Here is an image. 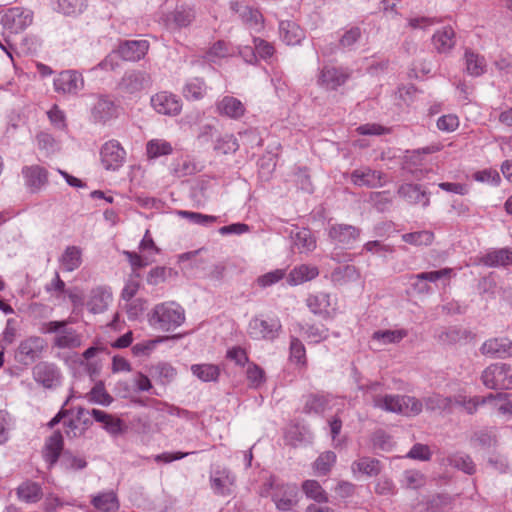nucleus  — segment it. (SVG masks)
Returning <instances> with one entry per match:
<instances>
[{"mask_svg":"<svg viewBox=\"0 0 512 512\" xmlns=\"http://www.w3.org/2000/svg\"><path fill=\"white\" fill-rule=\"evenodd\" d=\"M402 240L414 246L430 245L434 241V233L428 230L405 233Z\"/></svg>","mask_w":512,"mask_h":512,"instance_id":"nucleus-47","label":"nucleus"},{"mask_svg":"<svg viewBox=\"0 0 512 512\" xmlns=\"http://www.w3.org/2000/svg\"><path fill=\"white\" fill-rule=\"evenodd\" d=\"M42 489L36 482L25 481L17 488L18 498L26 503H36L42 498Z\"/></svg>","mask_w":512,"mask_h":512,"instance_id":"nucleus-38","label":"nucleus"},{"mask_svg":"<svg viewBox=\"0 0 512 512\" xmlns=\"http://www.w3.org/2000/svg\"><path fill=\"white\" fill-rule=\"evenodd\" d=\"M47 116L54 128L61 131L66 130V115L57 105H53L52 108L47 111Z\"/></svg>","mask_w":512,"mask_h":512,"instance_id":"nucleus-60","label":"nucleus"},{"mask_svg":"<svg viewBox=\"0 0 512 512\" xmlns=\"http://www.w3.org/2000/svg\"><path fill=\"white\" fill-rule=\"evenodd\" d=\"M207 91V86L202 78H192L186 82L182 93L187 100H200Z\"/></svg>","mask_w":512,"mask_h":512,"instance_id":"nucleus-39","label":"nucleus"},{"mask_svg":"<svg viewBox=\"0 0 512 512\" xmlns=\"http://www.w3.org/2000/svg\"><path fill=\"white\" fill-rule=\"evenodd\" d=\"M91 503L101 512H116L120 507L118 497L114 491H105L93 495Z\"/></svg>","mask_w":512,"mask_h":512,"instance_id":"nucleus-32","label":"nucleus"},{"mask_svg":"<svg viewBox=\"0 0 512 512\" xmlns=\"http://www.w3.org/2000/svg\"><path fill=\"white\" fill-rule=\"evenodd\" d=\"M480 351L491 358L512 357V341L505 337L491 338L481 345Z\"/></svg>","mask_w":512,"mask_h":512,"instance_id":"nucleus-18","label":"nucleus"},{"mask_svg":"<svg viewBox=\"0 0 512 512\" xmlns=\"http://www.w3.org/2000/svg\"><path fill=\"white\" fill-rule=\"evenodd\" d=\"M33 22V12L22 7L8 9L1 17V25L10 33H20Z\"/></svg>","mask_w":512,"mask_h":512,"instance_id":"nucleus-7","label":"nucleus"},{"mask_svg":"<svg viewBox=\"0 0 512 512\" xmlns=\"http://www.w3.org/2000/svg\"><path fill=\"white\" fill-rule=\"evenodd\" d=\"M54 89L63 95H76L84 88L83 76L75 70L59 73L53 81Z\"/></svg>","mask_w":512,"mask_h":512,"instance_id":"nucleus-11","label":"nucleus"},{"mask_svg":"<svg viewBox=\"0 0 512 512\" xmlns=\"http://www.w3.org/2000/svg\"><path fill=\"white\" fill-rule=\"evenodd\" d=\"M464 65L465 71L468 75L473 77H479L486 72L487 62L484 56L466 49L464 52Z\"/></svg>","mask_w":512,"mask_h":512,"instance_id":"nucleus-27","label":"nucleus"},{"mask_svg":"<svg viewBox=\"0 0 512 512\" xmlns=\"http://www.w3.org/2000/svg\"><path fill=\"white\" fill-rule=\"evenodd\" d=\"M482 403L489 404L493 410L504 416H512V401L508 394L496 393L482 397Z\"/></svg>","mask_w":512,"mask_h":512,"instance_id":"nucleus-33","label":"nucleus"},{"mask_svg":"<svg viewBox=\"0 0 512 512\" xmlns=\"http://www.w3.org/2000/svg\"><path fill=\"white\" fill-rule=\"evenodd\" d=\"M118 108L115 103L107 97H100L91 111L92 120L95 123L104 124L117 117Z\"/></svg>","mask_w":512,"mask_h":512,"instance_id":"nucleus-25","label":"nucleus"},{"mask_svg":"<svg viewBox=\"0 0 512 512\" xmlns=\"http://www.w3.org/2000/svg\"><path fill=\"white\" fill-rule=\"evenodd\" d=\"M100 158L106 170H119L126 161V151L119 141L112 139L105 142L100 150Z\"/></svg>","mask_w":512,"mask_h":512,"instance_id":"nucleus-8","label":"nucleus"},{"mask_svg":"<svg viewBox=\"0 0 512 512\" xmlns=\"http://www.w3.org/2000/svg\"><path fill=\"white\" fill-rule=\"evenodd\" d=\"M24 185L31 193H37L48 183V171L39 165L24 166L22 168Z\"/></svg>","mask_w":512,"mask_h":512,"instance_id":"nucleus-15","label":"nucleus"},{"mask_svg":"<svg viewBox=\"0 0 512 512\" xmlns=\"http://www.w3.org/2000/svg\"><path fill=\"white\" fill-rule=\"evenodd\" d=\"M408 331L406 329L395 330H378L372 334V342L379 346L388 344H397L407 337Z\"/></svg>","mask_w":512,"mask_h":512,"instance_id":"nucleus-36","label":"nucleus"},{"mask_svg":"<svg viewBox=\"0 0 512 512\" xmlns=\"http://www.w3.org/2000/svg\"><path fill=\"white\" fill-rule=\"evenodd\" d=\"M400 197L412 204L421 203L423 207H427L430 204L428 194L421 189L420 185L417 184H403L398 189Z\"/></svg>","mask_w":512,"mask_h":512,"instance_id":"nucleus-28","label":"nucleus"},{"mask_svg":"<svg viewBox=\"0 0 512 512\" xmlns=\"http://www.w3.org/2000/svg\"><path fill=\"white\" fill-rule=\"evenodd\" d=\"M279 35L287 45H297L304 38V32L298 24L293 21H281L279 24Z\"/></svg>","mask_w":512,"mask_h":512,"instance_id":"nucleus-30","label":"nucleus"},{"mask_svg":"<svg viewBox=\"0 0 512 512\" xmlns=\"http://www.w3.org/2000/svg\"><path fill=\"white\" fill-rule=\"evenodd\" d=\"M147 320L154 329L170 332L184 323L185 310L175 301L162 302L151 309Z\"/></svg>","mask_w":512,"mask_h":512,"instance_id":"nucleus-1","label":"nucleus"},{"mask_svg":"<svg viewBox=\"0 0 512 512\" xmlns=\"http://www.w3.org/2000/svg\"><path fill=\"white\" fill-rule=\"evenodd\" d=\"M336 461V455L332 451L322 453L314 462V470L318 475H326Z\"/></svg>","mask_w":512,"mask_h":512,"instance_id":"nucleus-50","label":"nucleus"},{"mask_svg":"<svg viewBox=\"0 0 512 512\" xmlns=\"http://www.w3.org/2000/svg\"><path fill=\"white\" fill-rule=\"evenodd\" d=\"M246 377L251 388H259L266 380L264 370L255 363H249Z\"/></svg>","mask_w":512,"mask_h":512,"instance_id":"nucleus-55","label":"nucleus"},{"mask_svg":"<svg viewBox=\"0 0 512 512\" xmlns=\"http://www.w3.org/2000/svg\"><path fill=\"white\" fill-rule=\"evenodd\" d=\"M194 376L204 382L216 381L220 375V370L214 364H194L191 366Z\"/></svg>","mask_w":512,"mask_h":512,"instance_id":"nucleus-42","label":"nucleus"},{"mask_svg":"<svg viewBox=\"0 0 512 512\" xmlns=\"http://www.w3.org/2000/svg\"><path fill=\"white\" fill-rule=\"evenodd\" d=\"M172 18H173V21L174 23L182 28V27H187L188 25H190L194 18H195V13H194V10L190 7H185V6H181V7H177L174 12L172 13Z\"/></svg>","mask_w":512,"mask_h":512,"instance_id":"nucleus-54","label":"nucleus"},{"mask_svg":"<svg viewBox=\"0 0 512 512\" xmlns=\"http://www.w3.org/2000/svg\"><path fill=\"white\" fill-rule=\"evenodd\" d=\"M209 480L213 492L217 495H230L235 486V476L227 468L213 470Z\"/></svg>","mask_w":512,"mask_h":512,"instance_id":"nucleus-16","label":"nucleus"},{"mask_svg":"<svg viewBox=\"0 0 512 512\" xmlns=\"http://www.w3.org/2000/svg\"><path fill=\"white\" fill-rule=\"evenodd\" d=\"M173 147L170 142L165 139H151L146 143V155L149 159H156L161 156L170 155Z\"/></svg>","mask_w":512,"mask_h":512,"instance_id":"nucleus-40","label":"nucleus"},{"mask_svg":"<svg viewBox=\"0 0 512 512\" xmlns=\"http://www.w3.org/2000/svg\"><path fill=\"white\" fill-rule=\"evenodd\" d=\"M284 276L285 270L276 269L258 277L257 284L262 288H266L278 283L280 280L284 278Z\"/></svg>","mask_w":512,"mask_h":512,"instance_id":"nucleus-61","label":"nucleus"},{"mask_svg":"<svg viewBox=\"0 0 512 512\" xmlns=\"http://www.w3.org/2000/svg\"><path fill=\"white\" fill-rule=\"evenodd\" d=\"M452 271L453 270L451 268H443L438 271L422 272V273L413 275L411 278L414 280H418L420 282H422V281L436 282L443 278H450Z\"/></svg>","mask_w":512,"mask_h":512,"instance_id":"nucleus-59","label":"nucleus"},{"mask_svg":"<svg viewBox=\"0 0 512 512\" xmlns=\"http://www.w3.org/2000/svg\"><path fill=\"white\" fill-rule=\"evenodd\" d=\"M327 406V398L324 396L311 395L308 397L305 404V412L321 413L324 412Z\"/></svg>","mask_w":512,"mask_h":512,"instance_id":"nucleus-63","label":"nucleus"},{"mask_svg":"<svg viewBox=\"0 0 512 512\" xmlns=\"http://www.w3.org/2000/svg\"><path fill=\"white\" fill-rule=\"evenodd\" d=\"M318 275L319 270L316 266L301 264L290 271L287 281L291 286H296L306 281H310Z\"/></svg>","mask_w":512,"mask_h":512,"instance_id":"nucleus-31","label":"nucleus"},{"mask_svg":"<svg viewBox=\"0 0 512 512\" xmlns=\"http://www.w3.org/2000/svg\"><path fill=\"white\" fill-rule=\"evenodd\" d=\"M486 403H482V397H470L467 398L465 395L459 394L453 398V406L458 405L465 409V411L469 414H473L477 411V408L480 405H485Z\"/></svg>","mask_w":512,"mask_h":512,"instance_id":"nucleus-56","label":"nucleus"},{"mask_svg":"<svg viewBox=\"0 0 512 512\" xmlns=\"http://www.w3.org/2000/svg\"><path fill=\"white\" fill-rule=\"evenodd\" d=\"M89 413L95 421L103 424V429L110 435L117 436L125 431V425L121 419L99 409H92Z\"/></svg>","mask_w":512,"mask_h":512,"instance_id":"nucleus-26","label":"nucleus"},{"mask_svg":"<svg viewBox=\"0 0 512 512\" xmlns=\"http://www.w3.org/2000/svg\"><path fill=\"white\" fill-rule=\"evenodd\" d=\"M402 486L408 489H418L425 485V476L417 470H407L403 473Z\"/></svg>","mask_w":512,"mask_h":512,"instance_id":"nucleus-52","label":"nucleus"},{"mask_svg":"<svg viewBox=\"0 0 512 512\" xmlns=\"http://www.w3.org/2000/svg\"><path fill=\"white\" fill-rule=\"evenodd\" d=\"M82 264V250L77 246H68L60 258L61 268L66 272L78 269Z\"/></svg>","mask_w":512,"mask_h":512,"instance_id":"nucleus-37","label":"nucleus"},{"mask_svg":"<svg viewBox=\"0 0 512 512\" xmlns=\"http://www.w3.org/2000/svg\"><path fill=\"white\" fill-rule=\"evenodd\" d=\"M330 304V295L324 292L310 295L307 299V305L314 314H327Z\"/></svg>","mask_w":512,"mask_h":512,"instance_id":"nucleus-43","label":"nucleus"},{"mask_svg":"<svg viewBox=\"0 0 512 512\" xmlns=\"http://www.w3.org/2000/svg\"><path fill=\"white\" fill-rule=\"evenodd\" d=\"M290 360L298 365H306V350L303 343L296 337H291Z\"/></svg>","mask_w":512,"mask_h":512,"instance_id":"nucleus-57","label":"nucleus"},{"mask_svg":"<svg viewBox=\"0 0 512 512\" xmlns=\"http://www.w3.org/2000/svg\"><path fill=\"white\" fill-rule=\"evenodd\" d=\"M43 334H54L53 346L59 349H75L82 345V336L66 321H49L40 327Z\"/></svg>","mask_w":512,"mask_h":512,"instance_id":"nucleus-3","label":"nucleus"},{"mask_svg":"<svg viewBox=\"0 0 512 512\" xmlns=\"http://www.w3.org/2000/svg\"><path fill=\"white\" fill-rule=\"evenodd\" d=\"M112 301V292L106 286H98L91 290L87 301L90 312L97 314L104 312Z\"/></svg>","mask_w":512,"mask_h":512,"instance_id":"nucleus-23","label":"nucleus"},{"mask_svg":"<svg viewBox=\"0 0 512 512\" xmlns=\"http://www.w3.org/2000/svg\"><path fill=\"white\" fill-rule=\"evenodd\" d=\"M373 406L386 412L415 416L422 412L423 403L412 396L375 395Z\"/></svg>","mask_w":512,"mask_h":512,"instance_id":"nucleus-2","label":"nucleus"},{"mask_svg":"<svg viewBox=\"0 0 512 512\" xmlns=\"http://www.w3.org/2000/svg\"><path fill=\"white\" fill-rule=\"evenodd\" d=\"M230 8L239 15L248 28L256 32H259L263 28L264 18L257 8L243 5L237 1H232Z\"/></svg>","mask_w":512,"mask_h":512,"instance_id":"nucleus-17","label":"nucleus"},{"mask_svg":"<svg viewBox=\"0 0 512 512\" xmlns=\"http://www.w3.org/2000/svg\"><path fill=\"white\" fill-rule=\"evenodd\" d=\"M482 384L491 390L512 389V365L502 362L487 366L480 376Z\"/></svg>","mask_w":512,"mask_h":512,"instance_id":"nucleus-4","label":"nucleus"},{"mask_svg":"<svg viewBox=\"0 0 512 512\" xmlns=\"http://www.w3.org/2000/svg\"><path fill=\"white\" fill-rule=\"evenodd\" d=\"M90 403L109 406L113 402V397L106 391L102 382L96 383L87 394Z\"/></svg>","mask_w":512,"mask_h":512,"instance_id":"nucleus-46","label":"nucleus"},{"mask_svg":"<svg viewBox=\"0 0 512 512\" xmlns=\"http://www.w3.org/2000/svg\"><path fill=\"white\" fill-rule=\"evenodd\" d=\"M360 229L349 224H334L328 229V236L335 244L350 247L360 236Z\"/></svg>","mask_w":512,"mask_h":512,"instance_id":"nucleus-14","label":"nucleus"},{"mask_svg":"<svg viewBox=\"0 0 512 512\" xmlns=\"http://www.w3.org/2000/svg\"><path fill=\"white\" fill-rule=\"evenodd\" d=\"M424 403L429 411H450L453 408V398L440 394L426 397Z\"/></svg>","mask_w":512,"mask_h":512,"instance_id":"nucleus-44","label":"nucleus"},{"mask_svg":"<svg viewBox=\"0 0 512 512\" xmlns=\"http://www.w3.org/2000/svg\"><path fill=\"white\" fill-rule=\"evenodd\" d=\"M229 45L225 41H217L210 47L205 55V59L209 62H217L219 59L232 55Z\"/></svg>","mask_w":512,"mask_h":512,"instance_id":"nucleus-49","label":"nucleus"},{"mask_svg":"<svg viewBox=\"0 0 512 512\" xmlns=\"http://www.w3.org/2000/svg\"><path fill=\"white\" fill-rule=\"evenodd\" d=\"M216 111L221 116L238 120L244 116L246 107L238 98L227 95L217 101Z\"/></svg>","mask_w":512,"mask_h":512,"instance_id":"nucleus-20","label":"nucleus"},{"mask_svg":"<svg viewBox=\"0 0 512 512\" xmlns=\"http://www.w3.org/2000/svg\"><path fill=\"white\" fill-rule=\"evenodd\" d=\"M46 346L45 340L39 336H31L19 345V353L31 360L40 356Z\"/></svg>","mask_w":512,"mask_h":512,"instance_id":"nucleus-35","label":"nucleus"},{"mask_svg":"<svg viewBox=\"0 0 512 512\" xmlns=\"http://www.w3.org/2000/svg\"><path fill=\"white\" fill-rule=\"evenodd\" d=\"M280 329L281 323L277 318L264 320L254 317L248 325V333L253 339L273 340L278 336Z\"/></svg>","mask_w":512,"mask_h":512,"instance_id":"nucleus-13","label":"nucleus"},{"mask_svg":"<svg viewBox=\"0 0 512 512\" xmlns=\"http://www.w3.org/2000/svg\"><path fill=\"white\" fill-rule=\"evenodd\" d=\"M432 45L440 54L450 53L456 45V33L451 26H444L435 31Z\"/></svg>","mask_w":512,"mask_h":512,"instance_id":"nucleus-22","label":"nucleus"},{"mask_svg":"<svg viewBox=\"0 0 512 512\" xmlns=\"http://www.w3.org/2000/svg\"><path fill=\"white\" fill-rule=\"evenodd\" d=\"M63 448V437L59 431H55L46 441L44 447V459L49 465L57 462Z\"/></svg>","mask_w":512,"mask_h":512,"instance_id":"nucleus-34","label":"nucleus"},{"mask_svg":"<svg viewBox=\"0 0 512 512\" xmlns=\"http://www.w3.org/2000/svg\"><path fill=\"white\" fill-rule=\"evenodd\" d=\"M149 82L148 75L143 71L126 73L119 83V88L127 94H136L142 91Z\"/></svg>","mask_w":512,"mask_h":512,"instance_id":"nucleus-24","label":"nucleus"},{"mask_svg":"<svg viewBox=\"0 0 512 512\" xmlns=\"http://www.w3.org/2000/svg\"><path fill=\"white\" fill-rule=\"evenodd\" d=\"M480 263L488 267L506 266L512 264L510 248L494 249L480 258Z\"/></svg>","mask_w":512,"mask_h":512,"instance_id":"nucleus-29","label":"nucleus"},{"mask_svg":"<svg viewBox=\"0 0 512 512\" xmlns=\"http://www.w3.org/2000/svg\"><path fill=\"white\" fill-rule=\"evenodd\" d=\"M351 77V70L347 67L326 64L319 69L316 83L326 91H335L343 86Z\"/></svg>","mask_w":512,"mask_h":512,"instance_id":"nucleus-5","label":"nucleus"},{"mask_svg":"<svg viewBox=\"0 0 512 512\" xmlns=\"http://www.w3.org/2000/svg\"><path fill=\"white\" fill-rule=\"evenodd\" d=\"M448 462L451 466L467 474H473L475 472V465L468 455L460 453L454 454L448 458Z\"/></svg>","mask_w":512,"mask_h":512,"instance_id":"nucleus-53","label":"nucleus"},{"mask_svg":"<svg viewBox=\"0 0 512 512\" xmlns=\"http://www.w3.org/2000/svg\"><path fill=\"white\" fill-rule=\"evenodd\" d=\"M289 236L293 247L300 253H308L316 248V239L308 228L292 226Z\"/></svg>","mask_w":512,"mask_h":512,"instance_id":"nucleus-21","label":"nucleus"},{"mask_svg":"<svg viewBox=\"0 0 512 512\" xmlns=\"http://www.w3.org/2000/svg\"><path fill=\"white\" fill-rule=\"evenodd\" d=\"M333 277L336 281L347 283L360 279L359 270L353 265H346L334 271Z\"/></svg>","mask_w":512,"mask_h":512,"instance_id":"nucleus-58","label":"nucleus"},{"mask_svg":"<svg viewBox=\"0 0 512 512\" xmlns=\"http://www.w3.org/2000/svg\"><path fill=\"white\" fill-rule=\"evenodd\" d=\"M473 178L477 182L489 183L492 185H499L501 178L497 170L495 169H484L474 173Z\"/></svg>","mask_w":512,"mask_h":512,"instance_id":"nucleus-62","label":"nucleus"},{"mask_svg":"<svg viewBox=\"0 0 512 512\" xmlns=\"http://www.w3.org/2000/svg\"><path fill=\"white\" fill-rule=\"evenodd\" d=\"M151 106L162 115L177 116L182 110L181 99L168 91H160L151 97Z\"/></svg>","mask_w":512,"mask_h":512,"instance_id":"nucleus-12","label":"nucleus"},{"mask_svg":"<svg viewBox=\"0 0 512 512\" xmlns=\"http://www.w3.org/2000/svg\"><path fill=\"white\" fill-rule=\"evenodd\" d=\"M181 218L187 219L190 223L200 226H210L216 222L217 217L199 212L180 210L177 212Z\"/></svg>","mask_w":512,"mask_h":512,"instance_id":"nucleus-48","label":"nucleus"},{"mask_svg":"<svg viewBox=\"0 0 512 512\" xmlns=\"http://www.w3.org/2000/svg\"><path fill=\"white\" fill-rule=\"evenodd\" d=\"M149 42L146 40H128L121 43L117 49L119 57L125 61H139L147 54Z\"/></svg>","mask_w":512,"mask_h":512,"instance_id":"nucleus-19","label":"nucleus"},{"mask_svg":"<svg viewBox=\"0 0 512 512\" xmlns=\"http://www.w3.org/2000/svg\"><path fill=\"white\" fill-rule=\"evenodd\" d=\"M271 498L279 511H290L298 502V488L295 484L271 481Z\"/></svg>","mask_w":512,"mask_h":512,"instance_id":"nucleus-6","label":"nucleus"},{"mask_svg":"<svg viewBox=\"0 0 512 512\" xmlns=\"http://www.w3.org/2000/svg\"><path fill=\"white\" fill-rule=\"evenodd\" d=\"M352 470L368 476H376L380 473V462L374 458L362 457L352 463Z\"/></svg>","mask_w":512,"mask_h":512,"instance_id":"nucleus-41","label":"nucleus"},{"mask_svg":"<svg viewBox=\"0 0 512 512\" xmlns=\"http://www.w3.org/2000/svg\"><path fill=\"white\" fill-rule=\"evenodd\" d=\"M302 491L307 498H310L318 503H324L328 500L325 490L316 480L304 481L302 484Z\"/></svg>","mask_w":512,"mask_h":512,"instance_id":"nucleus-45","label":"nucleus"},{"mask_svg":"<svg viewBox=\"0 0 512 512\" xmlns=\"http://www.w3.org/2000/svg\"><path fill=\"white\" fill-rule=\"evenodd\" d=\"M239 144L232 134H225L217 138L214 149L222 154L234 153L238 150Z\"/></svg>","mask_w":512,"mask_h":512,"instance_id":"nucleus-51","label":"nucleus"},{"mask_svg":"<svg viewBox=\"0 0 512 512\" xmlns=\"http://www.w3.org/2000/svg\"><path fill=\"white\" fill-rule=\"evenodd\" d=\"M351 182L360 187L380 188L387 182V176L379 170H374L368 166H362L352 171L350 174Z\"/></svg>","mask_w":512,"mask_h":512,"instance_id":"nucleus-10","label":"nucleus"},{"mask_svg":"<svg viewBox=\"0 0 512 512\" xmlns=\"http://www.w3.org/2000/svg\"><path fill=\"white\" fill-rule=\"evenodd\" d=\"M34 380L45 389H56L62 383L60 369L50 362H39L32 369Z\"/></svg>","mask_w":512,"mask_h":512,"instance_id":"nucleus-9","label":"nucleus"},{"mask_svg":"<svg viewBox=\"0 0 512 512\" xmlns=\"http://www.w3.org/2000/svg\"><path fill=\"white\" fill-rule=\"evenodd\" d=\"M152 370L163 383L170 382L176 375V370L168 363H159Z\"/></svg>","mask_w":512,"mask_h":512,"instance_id":"nucleus-64","label":"nucleus"}]
</instances>
